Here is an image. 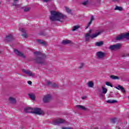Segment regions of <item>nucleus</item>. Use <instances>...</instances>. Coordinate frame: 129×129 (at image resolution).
I'll return each mask as SVG.
<instances>
[{
    "mask_svg": "<svg viewBox=\"0 0 129 129\" xmlns=\"http://www.w3.org/2000/svg\"><path fill=\"white\" fill-rule=\"evenodd\" d=\"M50 19L51 21L58 22H63L64 21V15L60 12L56 11H51Z\"/></svg>",
    "mask_w": 129,
    "mask_h": 129,
    "instance_id": "1",
    "label": "nucleus"
},
{
    "mask_svg": "<svg viewBox=\"0 0 129 129\" xmlns=\"http://www.w3.org/2000/svg\"><path fill=\"white\" fill-rule=\"evenodd\" d=\"M92 32V30H90L89 31V33H88L86 34V35H85L86 41H89L90 37V38H92V39H94V38H96V37H97L98 36H99V35H100L101 33H102V31H99L97 33L93 34L91 35Z\"/></svg>",
    "mask_w": 129,
    "mask_h": 129,
    "instance_id": "2",
    "label": "nucleus"
},
{
    "mask_svg": "<svg viewBox=\"0 0 129 129\" xmlns=\"http://www.w3.org/2000/svg\"><path fill=\"white\" fill-rule=\"evenodd\" d=\"M22 72L30 77H34L35 76V74L32 73L30 70L24 69L22 70Z\"/></svg>",
    "mask_w": 129,
    "mask_h": 129,
    "instance_id": "3",
    "label": "nucleus"
},
{
    "mask_svg": "<svg viewBox=\"0 0 129 129\" xmlns=\"http://www.w3.org/2000/svg\"><path fill=\"white\" fill-rule=\"evenodd\" d=\"M96 55L98 59H103L106 56V54L102 51L97 52Z\"/></svg>",
    "mask_w": 129,
    "mask_h": 129,
    "instance_id": "4",
    "label": "nucleus"
},
{
    "mask_svg": "<svg viewBox=\"0 0 129 129\" xmlns=\"http://www.w3.org/2000/svg\"><path fill=\"white\" fill-rule=\"evenodd\" d=\"M32 113H35V114H43L44 112L39 108H34Z\"/></svg>",
    "mask_w": 129,
    "mask_h": 129,
    "instance_id": "5",
    "label": "nucleus"
},
{
    "mask_svg": "<svg viewBox=\"0 0 129 129\" xmlns=\"http://www.w3.org/2000/svg\"><path fill=\"white\" fill-rule=\"evenodd\" d=\"M52 99V97L50 95H46L43 97V102H45V103L47 102H49V101H50V100Z\"/></svg>",
    "mask_w": 129,
    "mask_h": 129,
    "instance_id": "6",
    "label": "nucleus"
},
{
    "mask_svg": "<svg viewBox=\"0 0 129 129\" xmlns=\"http://www.w3.org/2000/svg\"><path fill=\"white\" fill-rule=\"evenodd\" d=\"M35 61L38 64H43L45 62V59L43 57H39L35 59Z\"/></svg>",
    "mask_w": 129,
    "mask_h": 129,
    "instance_id": "7",
    "label": "nucleus"
},
{
    "mask_svg": "<svg viewBox=\"0 0 129 129\" xmlns=\"http://www.w3.org/2000/svg\"><path fill=\"white\" fill-rule=\"evenodd\" d=\"M33 109L34 108L31 107H27L24 108V111L27 113H33Z\"/></svg>",
    "mask_w": 129,
    "mask_h": 129,
    "instance_id": "8",
    "label": "nucleus"
},
{
    "mask_svg": "<svg viewBox=\"0 0 129 129\" xmlns=\"http://www.w3.org/2000/svg\"><path fill=\"white\" fill-rule=\"evenodd\" d=\"M20 32H22V33H23L22 34V37L23 38H28V34H27L26 33V30H25V29L24 28H20Z\"/></svg>",
    "mask_w": 129,
    "mask_h": 129,
    "instance_id": "9",
    "label": "nucleus"
},
{
    "mask_svg": "<svg viewBox=\"0 0 129 129\" xmlns=\"http://www.w3.org/2000/svg\"><path fill=\"white\" fill-rule=\"evenodd\" d=\"M14 52L15 54H16V55L20 56V57H22V58H26V56L24 55V54H23V53L21 52V51H19L17 49H15Z\"/></svg>",
    "mask_w": 129,
    "mask_h": 129,
    "instance_id": "10",
    "label": "nucleus"
},
{
    "mask_svg": "<svg viewBox=\"0 0 129 129\" xmlns=\"http://www.w3.org/2000/svg\"><path fill=\"white\" fill-rule=\"evenodd\" d=\"M122 39H124V35L123 34L118 35L115 38L116 41H120V40H122Z\"/></svg>",
    "mask_w": 129,
    "mask_h": 129,
    "instance_id": "11",
    "label": "nucleus"
},
{
    "mask_svg": "<svg viewBox=\"0 0 129 129\" xmlns=\"http://www.w3.org/2000/svg\"><path fill=\"white\" fill-rule=\"evenodd\" d=\"M115 88H116V89H117L118 90H121V91H122L123 93L125 92V90H124L123 87H122L120 85H118L117 87H115Z\"/></svg>",
    "mask_w": 129,
    "mask_h": 129,
    "instance_id": "12",
    "label": "nucleus"
},
{
    "mask_svg": "<svg viewBox=\"0 0 129 129\" xmlns=\"http://www.w3.org/2000/svg\"><path fill=\"white\" fill-rule=\"evenodd\" d=\"M13 39V35L9 34L8 36H6L5 40L6 41H9Z\"/></svg>",
    "mask_w": 129,
    "mask_h": 129,
    "instance_id": "13",
    "label": "nucleus"
},
{
    "mask_svg": "<svg viewBox=\"0 0 129 129\" xmlns=\"http://www.w3.org/2000/svg\"><path fill=\"white\" fill-rule=\"evenodd\" d=\"M65 122V120L63 119H58L56 120L55 124H59V123H63Z\"/></svg>",
    "mask_w": 129,
    "mask_h": 129,
    "instance_id": "14",
    "label": "nucleus"
},
{
    "mask_svg": "<svg viewBox=\"0 0 129 129\" xmlns=\"http://www.w3.org/2000/svg\"><path fill=\"white\" fill-rule=\"evenodd\" d=\"M72 42L71 40H62V44L63 45H67L68 44H71Z\"/></svg>",
    "mask_w": 129,
    "mask_h": 129,
    "instance_id": "15",
    "label": "nucleus"
},
{
    "mask_svg": "<svg viewBox=\"0 0 129 129\" xmlns=\"http://www.w3.org/2000/svg\"><path fill=\"white\" fill-rule=\"evenodd\" d=\"M102 93L103 94H106L107 93V88H105L104 86L102 87Z\"/></svg>",
    "mask_w": 129,
    "mask_h": 129,
    "instance_id": "16",
    "label": "nucleus"
},
{
    "mask_svg": "<svg viewBox=\"0 0 129 129\" xmlns=\"http://www.w3.org/2000/svg\"><path fill=\"white\" fill-rule=\"evenodd\" d=\"M94 21V17L93 16H92L91 17V20L89 22L88 26L86 27V29H88V27H89V26H90L91 25V24H92V21Z\"/></svg>",
    "mask_w": 129,
    "mask_h": 129,
    "instance_id": "17",
    "label": "nucleus"
},
{
    "mask_svg": "<svg viewBox=\"0 0 129 129\" xmlns=\"http://www.w3.org/2000/svg\"><path fill=\"white\" fill-rule=\"evenodd\" d=\"M87 84L88 87H90V88H92L94 85V83L92 81L89 82Z\"/></svg>",
    "mask_w": 129,
    "mask_h": 129,
    "instance_id": "18",
    "label": "nucleus"
},
{
    "mask_svg": "<svg viewBox=\"0 0 129 129\" xmlns=\"http://www.w3.org/2000/svg\"><path fill=\"white\" fill-rule=\"evenodd\" d=\"M96 46L98 47H100V46H102L103 45V41H100L95 43Z\"/></svg>",
    "mask_w": 129,
    "mask_h": 129,
    "instance_id": "19",
    "label": "nucleus"
},
{
    "mask_svg": "<svg viewBox=\"0 0 129 129\" xmlns=\"http://www.w3.org/2000/svg\"><path fill=\"white\" fill-rule=\"evenodd\" d=\"M77 107L79 109H82V110H86V108L82 105H77Z\"/></svg>",
    "mask_w": 129,
    "mask_h": 129,
    "instance_id": "20",
    "label": "nucleus"
},
{
    "mask_svg": "<svg viewBox=\"0 0 129 129\" xmlns=\"http://www.w3.org/2000/svg\"><path fill=\"white\" fill-rule=\"evenodd\" d=\"M120 47H121V44L118 43V44H115V50H118V49H119Z\"/></svg>",
    "mask_w": 129,
    "mask_h": 129,
    "instance_id": "21",
    "label": "nucleus"
},
{
    "mask_svg": "<svg viewBox=\"0 0 129 129\" xmlns=\"http://www.w3.org/2000/svg\"><path fill=\"white\" fill-rule=\"evenodd\" d=\"M9 100L11 103H15L16 102V99L15 98H13L12 97H10L9 98Z\"/></svg>",
    "mask_w": 129,
    "mask_h": 129,
    "instance_id": "22",
    "label": "nucleus"
},
{
    "mask_svg": "<svg viewBox=\"0 0 129 129\" xmlns=\"http://www.w3.org/2000/svg\"><path fill=\"white\" fill-rule=\"evenodd\" d=\"M107 103H116L117 102V100H108L107 101Z\"/></svg>",
    "mask_w": 129,
    "mask_h": 129,
    "instance_id": "23",
    "label": "nucleus"
},
{
    "mask_svg": "<svg viewBox=\"0 0 129 129\" xmlns=\"http://www.w3.org/2000/svg\"><path fill=\"white\" fill-rule=\"evenodd\" d=\"M110 78H111L113 80H118V79H119V77L116 76H110Z\"/></svg>",
    "mask_w": 129,
    "mask_h": 129,
    "instance_id": "24",
    "label": "nucleus"
},
{
    "mask_svg": "<svg viewBox=\"0 0 129 129\" xmlns=\"http://www.w3.org/2000/svg\"><path fill=\"white\" fill-rule=\"evenodd\" d=\"M79 28H80V26L79 25L75 26L73 27L72 31H76V30H78V29H79Z\"/></svg>",
    "mask_w": 129,
    "mask_h": 129,
    "instance_id": "25",
    "label": "nucleus"
},
{
    "mask_svg": "<svg viewBox=\"0 0 129 129\" xmlns=\"http://www.w3.org/2000/svg\"><path fill=\"white\" fill-rule=\"evenodd\" d=\"M29 96L30 98L32 99V100H35V95L34 94H29Z\"/></svg>",
    "mask_w": 129,
    "mask_h": 129,
    "instance_id": "26",
    "label": "nucleus"
},
{
    "mask_svg": "<svg viewBox=\"0 0 129 129\" xmlns=\"http://www.w3.org/2000/svg\"><path fill=\"white\" fill-rule=\"evenodd\" d=\"M124 35V38L127 39V40L129 39V32L126 33L125 34H123Z\"/></svg>",
    "mask_w": 129,
    "mask_h": 129,
    "instance_id": "27",
    "label": "nucleus"
},
{
    "mask_svg": "<svg viewBox=\"0 0 129 129\" xmlns=\"http://www.w3.org/2000/svg\"><path fill=\"white\" fill-rule=\"evenodd\" d=\"M115 11H122V8L120 7L117 6L114 9Z\"/></svg>",
    "mask_w": 129,
    "mask_h": 129,
    "instance_id": "28",
    "label": "nucleus"
},
{
    "mask_svg": "<svg viewBox=\"0 0 129 129\" xmlns=\"http://www.w3.org/2000/svg\"><path fill=\"white\" fill-rule=\"evenodd\" d=\"M109 49L111 50H115V45H112L109 47Z\"/></svg>",
    "mask_w": 129,
    "mask_h": 129,
    "instance_id": "29",
    "label": "nucleus"
},
{
    "mask_svg": "<svg viewBox=\"0 0 129 129\" xmlns=\"http://www.w3.org/2000/svg\"><path fill=\"white\" fill-rule=\"evenodd\" d=\"M105 83L106 85H107V86H110V87H113V86L111 84V83H110V82H106Z\"/></svg>",
    "mask_w": 129,
    "mask_h": 129,
    "instance_id": "30",
    "label": "nucleus"
},
{
    "mask_svg": "<svg viewBox=\"0 0 129 129\" xmlns=\"http://www.w3.org/2000/svg\"><path fill=\"white\" fill-rule=\"evenodd\" d=\"M66 11L69 14H70V13H71V10H70V9H69L68 7H66Z\"/></svg>",
    "mask_w": 129,
    "mask_h": 129,
    "instance_id": "31",
    "label": "nucleus"
},
{
    "mask_svg": "<svg viewBox=\"0 0 129 129\" xmlns=\"http://www.w3.org/2000/svg\"><path fill=\"white\" fill-rule=\"evenodd\" d=\"M83 67H84V63H81L80 64L79 68V69H82V68H83Z\"/></svg>",
    "mask_w": 129,
    "mask_h": 129,
    "instance_id": "32",
    "label": "nucleus"
},
{
    "mask_svg": "<svg viewBox=\"0 0 129 129\" xmlns=\"http://www.w3.org/2000/svg\"><path fill=\"white\" fill-rule=\"evenodd\" d=\"M30 11L29 8H26L24 9V12H29Z\"/></svg>",
    "mask_w": 129,
    "mask_h": 129,
    "instance_id": "33",
    "label": "nucleus"
},
{
    "mask_svg": "<svg viewBox=\"0 0 129 129\" xmlns=\"http://www.w3.org/2000/svg\"><path fill=\"white\" fill-rule=\"evenodd\" d=\"M87 4H88V1H85V2L83 3V5L84 6H86V5H87Z\"/></svg>",
    "mask_w": 129,
    "mask_h": 129,
    "instance_id": "34",
    "label": "nucleus"
},
{
    "mask_svg": "<svg viewBox=\"0 0 129 129\" xmlns=\"http://www.w3.org/2000/svg\"><path fill=\"white\" fill-rule=\"evenodd\" d=\"M38 42L40 43V44H43V45H45V42L42 41L41 40H38Z\"/></svg>",
    "mask_w": 129,
    "mask_h": 129,
    "instance_id": "35",
    "label": "nucleus"
},
{
    "mask_svg": "<svg viewBox=\"0 0 129 129\" xmlns=\"http://www.w3.org/2000/svg\"><path fill=\"white\" fill-rule=\"evenodd\" d=\"M34 54L35 55H41V52H34Z\"/></svg>",
    "mask_w": 129,
    "mask_h": 129,
    "instance_id": "36",
    "label": "nucleus"
},
{
    "mask_svg": "<svg viewBox=\"0 0 129 129\" xmlns=\"http://www.w3.org/2000/svg\"><path fill=\"white\" fill-rule=\"evenodd\" d=\"M61 129H73L71 127H62Z\"/></svg>",
    "mask_w": 129,
    "mask_h": 129,
    "instance_id": "37",
    "label": "nucleus"
},
{
    "mask_svg": "<svg viewBox=\"0 0 129 129\" xmlns=\"http://www.w3.org/2000/svg\"><path fill=\"white\" fill-rule=\"evenodd\" d=\"M99 96L100 97H103V93H100V94H99Z\"/></svg>",
    "mask_w": 129,
    "mask_h": 129,
    "instance_id": "38",
    "label": "nucleus"
},
{
    "mask_svg": "<svg viewBox=\"0 0 129 129\" xmlns=\"http://www.w3.org/2000/svg\"><path fill=\"white\" fill-rule=\"evenodd\" d=\"M51 0H42L43 3H48V2H50Z\"/></svg>",
    "mask_w": 129,
    "mask_h": 129,
    "instance_id": "39",
    "label": "nucleus"
},
{
    "mask_svg": "<svg viewBox=\"0 0 129 129\" xmlns=\"http://www.w3.org/2000/svg\"><path fill=\"white\" fill-rule=\"evenodd\" d=\"M27 83H28V84H29L30 85H31V84H32V82H31V81H28L27 82Z\"/></svg>",
    "mask_w": 129,
    "mask_h": 129,
    "instance_id": "40",
    "label": "nucleus"
},
{
    "mask_svg": "<svg viewBox=\"0 0 129 129\" xmlns=\"http://www.w3.org/2000/svg\"><path fill=\"white\" fill-rule=\"evenodd\" d=\"M125 55V56H129V53L128 54H126Z\"/></svg>",
    "mask_w": 129,
    "mask_h": 129,
    "instance_id": "41",
    "label": "nucleus"
},
{
    "mask_svg": "<svg viewBox=\"0 0 129 129\" xmlns=\"http://www.w3.org/2000/svg\"><path fill=\"white\" fill-rule=\"evenodd\" d=\"M19 0H14L15 2H18Z\"/></svg>",
    "mask_w": 129,
    "mask_h": 129,
    "instance_id": "42",
    "label": "nucleus"
},
{
    "mask_svg": "<svg viewBox=\"0 0 129 129\" xmlns=\"http://www.w3.org/2000/svg\"><path fill=\"white\" fill-rule=\"evenodd\" d=\"M51 83L49 82L48 83V84H50Z\"/></svg>",
    "mask_w": 129,
    "mask_h": 129,
    "instance_id": "43",
    "label": "nucleus"
},
{
    "mask_svg": "<svg viewBox=\"0 0 129 129\" xmlns=\"http://www.w3.org/2000/svg\"><path fill=\"white\" fill-rule=\"evenodd\" d=\"M85 98L84 97H82V99H84Z\"/></svg>",
    "mask_w": 129,
    "mask_h": 129,
    "instance_id": "44",
    "label": "nucleus"
},
{
    "mask_svg": "<svg viewBox=\"0 0 129 129\" xmlns=\"http://www.w3.org/2000/svg\"><path fill=\"white\" fill-rule=\"evenodd\" d=\"M13 6H15V4H13Z\"/></svg>",
    "mask_w": 129,
    "mask_h": 129,
    "instance_id": "45",
    "label": "nucleus"
},
{
    "mask_svg": "<svg viewBox=\"0 0 129 129\" xmlns=\"http://www.w3.org/2000/svg\"><path fill=\"white\" fill-rule=\"evenodd\" d=\"M1 2H0V5H1Z\"/></svg>",
    "mask_w": 129,
    "mask_h": 129,
    "instance_id": "46",
    "label": "nucleus"
},
{
    "mask_svg": "<svg viewBox=\"0 0 129 129\" xmlns=\"http://www.w3.org/2000/svg\"><path fill=\"white\" fill-rule=\"evenodd\" d=\"M118 129H120V128H118Z\"/></svg>",
    "mask_w": 129,
    "mask_h": 129,
    "instance_id": "47",
    "label": "nucleus"
}]
</instances>
